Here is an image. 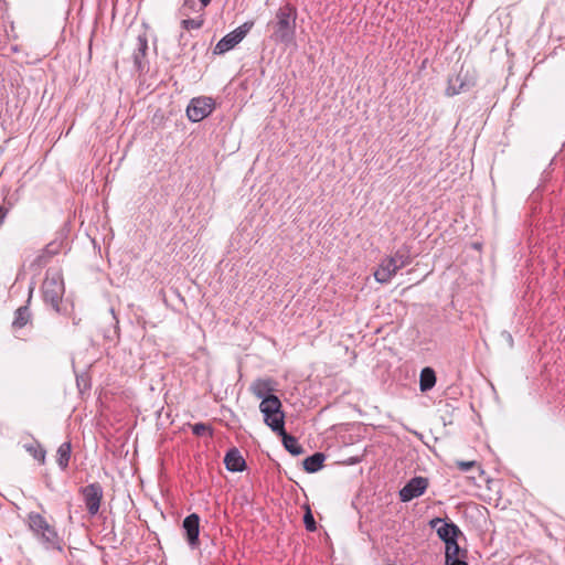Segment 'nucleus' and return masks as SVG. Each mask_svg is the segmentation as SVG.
I'll return each mask as SVG.
<instances>
[{
	"mask_svg": "<svg viewBox=\"0 0 565 565\" xmlns=\"http://www.w3.org/2000/svg\"><path fill=\"white\" fill-rule=\"evenodd\" d=\"M297 8L291 3L280 6L273 20L267 24L271 30L270 39L276 43L289 45L296 39Z\"/></svg>",
	"mask_w": 565,
	"mask_h": 565,
	"instance_id": "1",
	"label": "nucleus"
},
{
	"mask_svg": "<svg viewBox=\"0 0 565 565\" xmlns=\"http://www.w3.org/2000/svg\"><path fill=\"white\" fill-rule=\"evenodd\" d=\"M26 523L29 530L45 550L61 553L64 551L63 539L58 535L55 526L50 524L42 514L30 512L26 515Z\"/></svg>",
	"mask_w": 565,
	"mask_h": 565,
	"instance_id": "2",
	"label": "nucleus"
},
{
	"mask_svg": "<svg viewBox=\"0 0 565 565\" xmlns=\"http://www.w3.org/2000/svg\"><path fill=\"white\" fill-rule=\"evenodd\" d=\"M412 263L411 250L407 246L399 247L392 256L385 257L374 273L377 282L387 284L395 274Z\"/></svg>",
	"mask_w": 565,
	"mask_h": 565,
	"instance_id": "3",
	"label": "nucleus"
},
{
	"mask_svg": "<svg viewBox=\"0 0 565 565\" xmlns=\"http://www.w3.org/2000/svg\"><path fill=\"white\" fill-rule=\"evenodd\" d=\"M42 294L45 303L56 312H61V301L65 294L63 275L60 270L49 269L42 284Z\"/></svg>",
	"mask_w": 565,
	"mask_h": 565,
	"instance_id": "4",
	"label": "nucleus"
},
{
	"mask_svg": "<svg viewBox=\"0 0 565 565\" xmlns=\"http://www.w3.org/2000/svg\"><path fill=\"white\" fill-rule=\"evenodd\" d=\"M281 407L282 405L278 397L264 398L259 404L264 422L274 433L284 431L285 414Z\"/></svg>",
	"mask_w": 565,
	"mask_h": 565,
	"instance_id": "5",
	"label": "nucleus"
},
{
	"mask_svg": "<svg viewBox=\"0 0 565 565\" xmlns=\"http://www.w3.org/2000/svg\"><path fill=\"white\" fill-rule=\"evenodd\" d=\"M254 21H246L232 32L223 36L214 47V54H224L234 49L252 30Z\"/></svg>",
	"mask_w": 565,
	"mask_h": 565,
	"instance_id": "6",
	"label": "nucleus"
},
{
	"mask_svg": "<svg viewBox=\"0 0 565 565\" xmlns=\"http://www.w3.org/2000/svg\"><path fill=\"white\" fill-rule=\"evenodd\" d=\"M215 108V102L212 97L200 96L190 100L186 107V116L190 121L199 122L206 118Z\"/></svg>",
	"mask_w": 565,
	"mask_h": 565,
	"instance_id": "7",
	"label": "nucleus"
},
{
	"mask_svg": "<svg viewBox=\"0 0 565 565\" xmlns=\"http://www.w3.org/2000/svg\"><path fill=\"white\" fill-rule=\"evenodd\" d=\"M81 494L83 495V500L87 512L89 515L94 516L98 513L100 503L103 500V487L98 482L89 483L83 488H81Z\"/></svg>",
	"mask_w": 565,
	"mask_h": 565,
	"instance_id": "8",
	"label": "nucleus"
},
{
	"mask_svg": "<svg viewBox=\"0 0 565 565\" xmlns=\"http://www.w3.org/2000/svg\"><path fill=\"white\" fill-rule=\"evenodd\" d=\"M428 524L431 529L436 530L438 537L444 543L454 541L455 539H458L460 535H462L459 526L452 521H446L445 519L437 516L431 519Z\"/></svg>",
	"mask_w": 565,
	"mask_h": 565,
	"instance_id": "9",
	"label": "nucleus"
},
{
	"mask_svg": "<svg viewBox=\"0 0 565 565\" xmlns=\"http://www.w3.org/2000/svg\"><path fill=\"white\" fill-rule=\"evenodd\" d=\"M428 487V479L425 477L412 478L399 491L402 502H409L420 497Z\"/></svg>",
	"mask_w": 565,
	"mask_h": 565,
	"instance_id": "10",
	"label": "nucleus"
},
{
	"mask_svg": "<svg viewBox=\"0 0 565 565\" xmlns=\"http://www.w3.org/2000/svg\"><path fill=\"white\" fill-rule=\"evenodd\" d=\"M185 540L192 548L200 546V516L196 513L189 514L182 522Z\"/></svg>",
	"mask_w": 565,
	"mask_h": 565,
	"instance_id": "11",
	"label": "nucleus"
},
{
	"mask_svg": "<svg viewBox=\"0 0 565 565\" xmlns=\"http://www.w3.org/2000/svg\"><path fill=\"white\" fill-rule=\"evenodd\" d=\"M149 50L148 39L146 34H140L137 38L136 49L132 54L134 64L139 74H143L148 71V62L146 60L147 52Z\"/></svg>",
	"mask_w": 565,
	"mask_h": 565,
	"instance_id": "12",
	"label": "nucleus"
},
{
	"mask_svg": "<svg viewBox=\"0 0 565 565\" xmlns=\"http://www.w3.org/2000/svg\"><path fill=\"white\" fill-rule=\"evenodd\" d=\"M276 382L270 379H256L249 387V391L253 395H255L257 398H260L264 401V398H270V397H277L273 394V392L276 390Z\"/></svg>",
	"mask_w": 565,
	"mask_h": 565,
	"instance_id": "13",
	"label": "nucleus"
},
{
	"mask_svg": "<svg viewBox=\"0 0 565 565\" xmlns=\"http://www.w3.org/2000/svg\"><path fill=\"white\" fill-rule=\"evenodd\" d=\"M31 299H32V289L30 290L26 303L24 306L19 307L14 311V318L11 323V328L13 331L20 330V329L26 327L28 324H32L33 315L30 309Z\"/></svg>",
	"mask_w": 565,
	"mask_h": 565,
	"instance_id": "14",
	"label": "nucleus"
},
{
	"mask_svg": "<svg viewBox=\"0 0 565 565\" xmlns=\"http://www.w3.org/2000/svg\"><path fill=\"white\" fill-rule=\"evenodd\" d=\"M475 86V82L468 78V75L459 73L455 77L448 78V86L446 88V95L451 97L460 93L469 90Z\"/></svg>",
	"mask_w": 565,
	"mask_h": 565,
	"instance_id": "15",
	"label": "nucleus"
},
{
	"mask_svg": "<svg viewBox=\"0 0 565 565\" xmlns=\"http://www.w3.org/2000/svg\"><path fill=\"white\" fill-rule=\"evenodd\" d=\"M224 465L232 472H242L246 469V461L236 447L227 450L224 457Z\"/></svg>",
	"mask_w": 565,
	"mask_h": 565,
	"instance_id": "16",
	"label": "nucleus"
},
{
	"mask_svg": "<svg viewBox=\"0 0 565 565\" xmlns=\"http://www.w3.org/2000/svg\"><path fill=\"white\" fill-rule=\"evenodd\" d=\"M60 252V245L56 243L47 244L41 253L34 258L31 263V267H35L36 269H41L49 264L51 258L57 255Z\"/></svg>",
	"mask_w": 565,
	"mask_h": 565,
	"instance_id": "17",
	"label": "nucleus"
},
{
	"mask_svg": "<svg viewBox=\"0 0 565 565\" xmlns=\"http://www.w3.org/2000/svg\"><path fill=\"white\" fill-rule=\"evenodd\" d=\"M276 434L281 437L284 447L291 455L299 456L305 452L302 446L298 443V439L287 434L285 428L284 431H276Z\"/></svg>",
	"mask_w": 565,
	"mask_h": 565,
	"instance_id": "18",
	"label": "nucleus"
},
{
	"mask_svg": "<svg viewBox=\"0 0 565 565\" xmlns=\"http://www.w3.org/2000/svg\"><path fill=\"white\" fill-rule=\"evenodd\" d=\"M436 373L435 371L426 366L420 371L419 375V388L423 393L430 391L436 385Z\"/></svg>",
	"mask_w": 565,
	"mask_h": 565,
	"instance_id": "19",
	"label": "nucleus"
},
{
	"mask_svg": "<svg viewBox=\"0 0 565 565\" xmlns=\"http://www.w3.org/2000/svg\"><path fill=\"white\" fill-rule=\"evenodd\" d=\"M72 454V444L71 441H65L60 445L56 451V461L58 467L62 470H65L68 467L70 459Z\"/></svg>",
	"mask_w": 565,
	"mask_h": 565,
	"instance_id": "20",
	"label": "nucleus"
},
{
	"mask_svg": "<svg viewBox=\"0 0 565 565\" xmlns=\"http://www.w3.org/2000/svg\"><path fill=\"white\" fill-rule=\"evenodd\" d=\"M324 459L326 456L322 452H315L303 460V469L309 473L317 472L323 467Z\"/></svg>",
	"mask_w": 565,
	"mask_h": 565,
	"instance_id": "21",
	"label": "nucleus"
},
{
	"mask_svg": "<svg viewBox=\"0 0 565 565\" xmlns=\"http://www.w3.org/2000/svg\"><path fill=\"white\" fill-rule=\"evenodd\" d=\"M24 448L35 460L44 463L46 451L38 441L26 444Z\"/></svg>",
	"mask_w": 565,
	"mask_h": 565,
	"instance_id": "22",
	"label": "nucleus"
},
{
	"mask_svg": "<svg viewBox=\"0 0 565 565\" xmlns=\"http://www.w3.org/2000/svg\"><path fill=\"white\" fill-rule=\"evenodd\" d=\"M446 544L445 558L451 559V557L461 556L462 551L458 544V539L449 541Z\"/></svg>",
	"mask_w": 565,
	"mask_h": 565,
	"instance_id": "23",
	"label": "nucleus"
},
{
	"mask_svg": "<svg viewBox=\"0 0 565 565\" xmlns=\"http://www.w3.org/2000/svg\"><path fill=\"white\" fill-rule=\"evenodd\" d=\"M204 23V20L202 17L195 18V19H183L181 21V26L183 30L190 31V30H198L201 29Z\"/></svg>",
	"mask_w": 565,
	"mask_h": 565,
	"instance_id": "24",
	"label": "nucleus"
},
{
	"mask_svg": "<svg viewBox=\"0 0 565 565\" xmlns=\"http://www.w3.org/2000/svg\"><path fill=\"white\" fill-rule=\"evenodd\" d=\"M303 524L307 531L315 532L317 530V523L309 505L306 507L303 514Z\"/></svg>",
	"mask_w": 565,
	"mask_h": 565,
	"instance_id": "25",
	"label": "nucleus"
},
{
	"mask_svg": "<svg viewBox=\"0 0 565 565\" xmlns=\"http://www.w3.org/2000/svg\"><path fill=\"white\" fill-rule=\"evenodd\" d=\"M192 434L196 437H201L205 434H207L209 436H212L213 430H212L211 426H209L204 423H196L192 426Z\"/></svg>",
	"mask_w": 565,
	"mask_h": 565,
	"instance_id": "26",
	"label": "nucleus"
},
{
	"mask_svg": "<svg viewBox=\"0 0 565 565\" xmlns=\"http://www.w3.org/2000/svg\"><path fill=\"white\" fill-rule=\"evenodd\" d=\"M196 0H184L182 7L179 10L180 15L189 17L191 12L196 10Z\"/></svg>",
	"mask_w": 565,
	"mask_h": 565,
	"instance_id": "27",
	"label": "nucleus"
},
{
	"mask_svg": "<svg viewBox=\"0 0 565 565\" xmlns=\"http://www.w3.org/2000/svg\"><path fill=\"white\" fill-rule=\"evenodd\" d=\"M456 467L462 471V472H467L469 471L470 469L475 468L478 466V462L476 460H471V461H463V460H457L455 462Z\"/></svg>",
	"mask_w": 565,
	"mask_h": 565,
	"instance_id": "28",
	"label": "nucleus"
},
{
	"mask_svg": "<svg viewBox=\"0 0 565 565\" xmlns=\"http://www.w3.org/2000/svg\"><path fill=\"white\" fill-rule=\"evenodd\" d=\"M467 551H462L461 556L451 557V559L445 558V565H468L466 562Z\"/></svg>",
	"mask_w": 565,
	"mask_h": 565,
	"instance_id": "29",
	"label": "nucleus"
},
{
	"mask_svg": "<svg viewBox=\"0 0 565 565\" xmlns=\"http://www.w3.org/2000/svg\"><path fill=\"white\" fill-rule=\"evenodd\" d=\"M212 0H200L201 9L207 7L211 3Z\"/></svg>",
	"mask_w": 565,
	"mask_h": 565,
	"instance_id": "30",
	"label": "nucleus"
}]
</instances>
